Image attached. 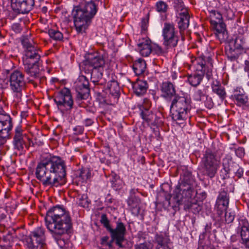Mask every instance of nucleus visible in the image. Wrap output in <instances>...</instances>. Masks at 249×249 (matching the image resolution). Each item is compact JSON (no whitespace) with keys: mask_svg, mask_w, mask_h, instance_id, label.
I'll return each mask as SVG.
<instances>
[{"mask_svg":"<svg viewBox=\"0 0 249 249\" xmlns=\"http://www.w3.org/2000/svg\"><path fill=\"white\" fill-rule=\"evenodd\" d=\"M204 174L210 178L214 177L219 168V161L216 155L211 150L206 151L202 159Z\"/></svg>","mask_w":249,"mask_h":249,"instance_id":"nucleus-8","label":"nucleus"},{"mask_svg":"<svg viewBox=\"0 0 249 249\" xmlns=\"http://www.w3.org/2000/svg\"><path fill=\"white\" fill-rule=\"evenodd\" d=\"M238 232L241 238V243L249 249V223L246 219L240 220Z\"/></svg>","mask_w":249,"mask_h":249,"instance_id":"nucleus-20","label":"nucleus"},{"mask_svg":"<svg viewBox=\"0 0 249 249\" xmlns=\"http://www.w3.org/2000/svg\"><path fill=\"white\" fill-rule=\"evenodd\" d=\"M232 96L235 100L236 104L239 106L246 105L249 102V99L242 89H235Z\"/></svg>","mask_w":249,"mask_h":249,"instance_id":"nucleus-29","label":"nucleus"},{"mask_svg":"<svg viewBox=\"0 0 249 249\" xmlns=\"http://www.w3.org/2000/svg\"><path fill=\"white\" fill-rule=\"evenodd\" d=\"M146 68V62L143 59L141 58H139L135 61L133 65L134 71L137 75H141L143 73Z\"/></svg>","mask_w":249,"mask_h":249,"instance_id":"nucleus-33","label":"nucleus"},{"mask_svg":"<svg viewBox=\"0 0 249 249\" xmlns=\"http://www.w3.org/2000/svg\"><path fill=\"white\" fill-rule=\"evenodd\" d=\"M12 124L11 118L7 114H0V137L5 138L8 137Z\"/></svg>","mask_w":249,"mask_h":249,"instance_id":"nucleus-19","label":"nucleus"},{"mask_svg":"<svg viewBox=\"0 0 249 249\" xmlns=\"http://www.w3.org/2000/svg\"><path fill=\"white\" fill-rule=\"evenodd\" d=\"M79 36L85 32L90 23L91 19L97 11V8L93 1L87 2L79 0Z\"/></svg>","mask_w":249,"mask_h":249,"instance_id":"nucleus-4","label":"nucleus"},{"mask_svg":"<svg viewBox=\"0 0 249 249\" xmlns=\"http://www.w3.org/2000/svg\"><path fill=\"white\" fill-rule=\"evenodd\" d=\"M88 197L86 195H83L80 199L79 206L84 208H87L89 206V203L87 199Z\"/></svg>","mask_w":249,"mask_h":249,"instance_id":"nucleus-45","label":"nucleus"},{"mask_svg":"<svg viewBox=\"0 0 249 249\" xmlns=\"http://www.w3.org/2000/svg\"><path fill=\"white\" fill-rule=\"evenodd\" d=\"M223 169L221 172L224 174L223 178L228 174L231 173L235 174L239 178H240L243 174V169L240 167L237 163L232 162L231 160L225 158L223 160Z\"/></svg>","mask_w":249,"mask_h":249,"instance_id":"nucleus-17","label":"nucleus"},{"mask_svg":"<svg viewBox=\"0 0 249 249\" xmlns=\"http://www.w3.org/2000/svg\"><path fill=\"white\" fill-rule=\"evenodd\" d=\"M211 25L214 31L215 36L220 41H224L228 39V32L226 29V25L223 22L211 23Z\"/></svg>","mask_w":249,"mask_h":249,"instance_id":"nucleus-25","label":"nucleus"},{"mask_svg":"<svg viewBox=\"0 0 249 249\" xmlns=\"http://www.w3.org/2000/svg\"><path fill=\"white\" fill-rule=\"evenodd\" d=\"M197 66L196 72L188 76V81L193 86L196 87L200 84L203 76L206 74L208 79L212 75L213 64L212 59L209 57L201 56L196 59Z\"/></svg>","mask_w":249,"mask_h":249,"instance_id":"nucleus-3","label":"nucleus"},{"mask_svg":"<svg viewBox=\"0 0 249 249\" xmlns=\"http://www.w3.org/2000/svg\"><path fill=\"white\" fill-rule=\"evenodd\" d=\"M229 203V196L227 193V189L226 188L221 189L217 198L215 209L217 214L221 216L228 208Z\"/></svg>","mask_w":249,"mask_h":249,"instance_id":"nucleus-18","label":"nucleus"},{"mask_svg":"<svg viewBox=\"0 0 249 249\" xmlns=\"http://www.w3.org/2000/svg\"><path fill=\"white\" fill-rule=\"evenodd\" d=\"M85 64L89 65L93 68H104L105 61L102 56L97 53H89L86 56Z\"/></svg>","mask_w":249,"mask_h":249,"instance_id":"nucleus-21","label":"nucleus"},{"mask_svg":"<svg viewBox=\"0 0 249 249\" xmlns=\"http://www.w3.org/2000/svg\"><path fill=\"white\" fill-rule=\"evenodd\" d=\"M78 132H79V133H82L83 132V130L81 128L79 129Z\"/></svg>","mask_w":249,"mask_h":249,"instance_id":"nucleus-61","label":"nucleus"},{"mask_svg":"<svg viewBox=\"0 0 249 249\" xmlns=\"http://www.w3.org/2000/svg\"><path fill=\"white\" fill-rule=\"evenodd\" d=\"M21 42L25 49V56L23 58V62L25 60L30 62H38L40 55L38 53V49L33 44V39L26 36L23 37Z\"/></svg>","mask_w":249,"mask_h":249,"instance_id":"nucleus-10","label":"nucleus"},{"mask_svg":"<svg viewBox=\"0 0 249 249\" xmlns=\"http://www.w3.org/2000/svg\"><path fill=\"white\" fill-rule=\"evenodd\" d=\"M155 240L157 243L156 249H170V239L165 234H157Z\"/></svg>","mask_w":249,"mask_h":249,"instance_id":"nucleus-28","label":"nucleus"},{"mask_svg":"<svg viewBox=\"0 0 249 249\" xmlns=\"http://www.w3.org/2000/svg\"><path fill=\"white\" fill-rule=\"evenodd\" d=\"M73 130H74V131H76V127H74V128H73Z\"/></svg>","mask_w":249,"mask_h":249,"instance_id":"nucleus-63","label":"nucleus"},{"mask_svg":"<svg viewBox=\"0 0 249 249\" xmlns=\"http://www.w3.org/2000/svg\"><path fill=\"white\" fill-rule=\"evenodd\" d=\"M48 34L51 38L56 41L62 40L63 38V34L56 30L49 29L48 30Z\"/></svg>","mask_w":249,"mask_h":249,"instance_id":"nucleus-41","label":"nucleus"},{"mask_svg":"<svg viewBox=\"0 0 249 249\" xmlns=\"http://www.w3.org/2000/svg\"><path fill=\"white\" fill-rule=\"evenodd\" d=\"M89 82L84 75L79 76V101L80 99H87L89 96ZM79 106L80 103H79Z\"/></svg>","mask_w":249,"mask_h":249,"instance_id":"nucleus-22","label":"nucleus"},{"mask_svg":"<svg viewBox=\"0 0 249 249\" xmlns=\"http://www.w3.org/2000/svg\"><path fill=\"white\" fill-rule=\"evenodd\" d=\"M54 101L59 108L65 107L71 109L73 105V100L69 89H62L54 98Z\"/></svg>","mask_w":249,"mask_h":249,"instance_id":"nucleus-15","label":"nucleus"},{"mask_svg":"<svg viewBox=\"0 0 249 249\" xmlns=\"http://www.w3.org/2000/svg\"><path fill=\"white\" fill-rule=\"evenodd\" d=\"M211 23L223 22L221 14L215 10H212L210 13Z\"/></svg>","mask_w":249,"mask_h":249,"instance_id":"nucleus-40","label":"nucleus"},{"mask_svg":"<svg viewBox=\"0 0 249 249\" xmlns=\"http://www.w3.org/2000/svg\"><path fill=\"white\" fill-rule=\"evenodd\" d=\"M92 124V121L90 119H87L86 120V124L87 126L90 125Z\"/></svg>","mask_w":249,"mask_h":249,"instance_id":"nucleus-57","label":"nucleus"},{"mask_svg":"<svg viewBox=\"0 0 249 249\" xmlns=\"http://www.w3.org/2000/svg\"><path fill=\"white\" fill-rule=\"evenodd\" d=\"M45 225L58 246L62 248L65 241L61 236L72 227L70 214L64 208L56 206L50 209L45 217Z\"/></svg>","mask_w":249,"mask_h":249,"instance_id":"nucleus-2","label":"nucleus"},{"mask_svg":"<svg viewBox=\"0 0 249 249\" xmlns=\"http://www.w3.org/2000/svg\"><path fill=\"white\" fill-rule=\"evenodd\" d=\"M213 103H210L208 105V107L209 108H211L213 107Z\"/></svg>","mask_w":249,"mask_h":249,"instance_id":"nucleus-60","label":"nucleus"},{"mask_svg":"<svg viewBox=\"0 0 249 249\" xmlns=\"http://www.w3.org/2000/svg\"><path fill=\"white\" fill-rule=\"evenodd\" d=\"M208 97L206 90L204 89H197L195 91L194 94V100L196 101H203Z\"/></svg>","mask_w":249,"mask_h":249,"instance_id":"nucleus-38","label":"nucleus"},{"mask_svg":"<svg viewBox=\"0 0 249 249\" xmlns=\"http://www.w3.org/2000/svg\"><path fill=\"white\" fill-rule=\"evenodd\" d=\"M212 91L216 94L220 99L223 101L227 96L225 88L221 84L219 81H213L211 85Z\"/></svg>","mask_w":249,"mask_h":249,"instance_id":"nucleus-30","label":"nucleus"},{"mask_svg":"<svg viewBox=\"0 0 249 249\" xmlns=\"http://www.w3.org/2000/svg\"><path fill=\"white\" fill-rule=\"evenodd\" d=\"M152 52L159 55L162 54L164 52L162 48L157 44H155L152 47Z\"/></svg>","mask_w":249,"mask_h":249,"instance_id":"nucleus-48","label":"nucleus"},{"mask_svg":"<svg viewBox=\"0 0 249 249\" xmlns=\"http://www.w3.org/2000/svg\"><path fill=\"white\" fill-rule=\"evenodd\" d=\"M8 82L14 102L19 103L21 101L23 91L26 86V80L24 73L18 70L13 71L9 75Z\"/></svg>","mask_w":249,"mask_h":249,"instance_id":"nucleus-5","label":"nucleus"},{"mask_svg":"<svg viewBox=\"0 0 249 249\" xmlns=\"http://www.w3.org/2000/svg\"><path fill=\"white\" fill-rule=\"evenodd\" d=\"M134 93L138 96L143 95L146 93L148 85L146 81L139 79L133 84Z\"/></svg>","mask_w":249,"mask_h":249,"instance_id":"nucleus-27","label":"nucleus"},{"mask_svg":"<svg viewBox=\"0 0 249 249\" xmlns=\"http://www.w3.org/2000/svg\"><path fill=\"white\" fill-rule=\"evenodd\" d=\"M127 203L134 215H138L140 213L141 200L139 197H129Z\"/></svg>","mask_w":249,"mask_h":249,"instance_id":"nucleus-31","label":"nucleus"},{"mask_svg":"<svg viewBox=\"0 0 249 249\" xmlns=\"http://www.w3.org/2000/svg\"><path fill=\"white\" fill-rule=\"evenodd\" d=\"M163 45L167 48L174 47L177 46L178 37L176 35L175 28L173 24L165 23L162 30Z\"/></svg>","mask_w":249,"mask_h":249,"instance_id":"nucleus-12","label":"nucleus"},{"mask_svg":"<svg viewBox=\"0 0 249 249\" xmlns=\"http://www.w3.org/2000/svg\"><path fill=\"white\" fill-rule=\"evenodd\" d=\"M108 239V237L107 236L103 237L102 238V243L104 244V243L107 242Z\"/></svg>","mask_w":249,"mask_h":249,"instance_id":"nucleus-58","label":"nucleus"},{"mask_svg":"<svg viewBox=\"0 0 249 249\" xmlns=\"http://www.w3.org/2000/svg\"><path fill=\"white\" fill-rule=\"evenodd\" d=\"M107 87L110 94L115 97L119 96L120 88L116 81H111L108 83Z\"/></svg>","mask_w":249,"mask_h":249,"instance_id":"nucleus-36","label":"nucleus"},{"mask_svg":"<svg viewBox=\"0 0 249 249\" xmlns=\"http://www.w3.org/2000/svg\"><path fill=\"white\" fill-rule=\"evenodd\" d=\"M232 249H237L236 248H233Z\"/></svg>","mask_w":249,"mask_h":249,"instance_id":"nucleus-64","label":"nucleus"},{"mask_svg":"<svg viewBox=\"0 0 249 249\" xmlns=\"http://www.w3.org/2000/svg\"><path fill=\"white\" fill-rule=\"evenodd\" d=\"M35 5V0H11V7L18 14L29 12Z\"/></svg>","mask_w":249,"mask_h":249,"instance_id":"nucleus-16","label":"nucleus"},{"mask_svg":"<svg viewBox=\"0 0 249 249\" xmlns=\"http://www.w3.org/2000/svg\"><path fill=\"white\" fill-rule=\"evenodd\" d=\"M174 8L178 14L177 17L179 18L178 27L181 32L187 28L189 25L190 16L188 10L182 0H175Z\"/></svg>","mask_w":249,"mask_h":249,"instance_id":"nucleus-9","label":"nucleus"},{"mask_svg":"<svg viewBox=\"0 0 249 249\" xmlns=\"http://www.w3.org/2000/svg\"><path fill=\"white\" fill-rule=\"evenodd\" d=\"M107 245L109 246V247H111V243H107Z\"/></svg>","mask_w":249,"mask_h":249,"instance_id":"nucleus-62","label":"nucleus"},{"mask_svg":"<svg viewBox=\"0 0 249 249\" xmlns=\"http://www.w3.org/2000/svg\"><path fill=\"white\" fill-rule=\"evenodd\" d=\"M35 175L45 186H57L66 176L64 160L58 156H51L38 163Z\"/></svg>","mask_w":249,"mask_h":249,"instance_id":"nucleus-1","label":"nucleus"},{"mask_svg":"<svg viewBox=\"0 0 249 249\" xmlns=\"http://www.w3.org/2000/svg\"><path fill=\"white\" fill-rule=\"evenodd\" d=\"M91 177V170L89 168H82L79 175V182L87 183Z\"/></svg>","mask_w":249,"mask_h":249,"instance_id":"nucleus-35","label":"nucleus"},{"mask_svg":"<svg viewBox=\"0 0 249 249\" xmlns=\"http://www.w3.org/2000/svg\"><path fill=\"white\" fill-rule=\"evenodd\" d=\"M223 213H225L226 222L227 223L232 222L234 219L235 215L234 213L231 210L228 209V208L226 211H223Z\"/></svg>","mask_w":249,"mask_h":249,"instance_id":"nucleus-44","label":"nucleus"},{"mask_svg":"<svg viewBox=\"0 0 249 249\" xmlns=\"http://www.w3.org/2000/svg\"><path fill=\"white\" fill-rule=\"evenodd\" d=\"M235 154L237 157L242 158L245 154V149L243 147H238L235 150Z\"/></svg>","mask_w":249,"mask_h":249,"instance_id":"nucleus-50","label":"nucleus"},{"mask_svg":"<svg viewBox=\"0 0 249 249\" xmlns=\"http://www.w3.org/2000/svg\"><path fill=\"white\" fill-rule=\"evenodd\" d=\"M229 8H231L228 4H225V5L222 7V10L224 14L228 10Z\"/></svg>","mask_w":249,"mask_h":249,"instance_id":"nucleus-55","label":"nucleus"},{"mask_svg":"<svg viewBox=\"0 0 249 249\" xmlns=\"http://www.w3.org/2000/svg\"><path fill=\"white\" fill-rule=\"evenodd\" d=\"M151 246L149 243H144L136 245L135 246V249H151Z\"/></svg>","mask_w":249,"mask_h":249,"instance_id":"nucleus-49","label":"nucleus"},{"mask_svg":"<svg viewBox=\"0 0 249 249\" xmlns=\"http://www.w3.org/2000/svg\"><path fill=\"white\" fill-rule=\"evenodd\" d=\"M197 249H214V248L209 240L200 239Z\"/></svg>","mask_w":249,"mask_h":249,"instance_id":"nucleus-42","label":"nucleus"},{"mask_svg":"<svg viewBox=\"0 0 249 249\" xmlns=\"http://www.w3.org/2000/svg\"><path fill=\"white\" fill-rule=\"evenodd\" d=\"M23 140L22 135H20L19 133L15 135L14 138V144L15 148L19 151L22 150L23 149Z\"/></svg>","mask_w":249,"mask_h":249,"instance_id":"nucleus-39","label":"nucleus"},{"mask_svg":"<svg viewBox=\"0 0 249 249\" xmlns=\"http://www.w3.org/2000/svg\"><path fill=\"white\" fill-rule=\"evenodd\" d=\"M244 43L243 39L240 36L230 42L226 47V54L230 60H235L239 57Z\"/></svg>","mask_w":249,"mask_h":249,"instance_id":"nucleus-14","label":"nucleus"},{"mask_svg":"<svg viewBox=\"0 0 249 249\" xmlns=\"http://www.w3.org/2000/svg\"><path fill=\"white\" fill-rule=\"evenodd\" d=\"M167 4L163 1H159L156 3V11L160 13H165L167 10Z\"/></svg>","mask_w":249,"mask_h":249,"instance_id":"nucleus-43","label":"nucleus"},{"mask_svg":"<svg viewBox=\"0 0 249 249\" xmlns=\"http://www.w3.org/2000/svg\"><path fill=\"white\" fill-rule=\"evenodd\" d=\"M138 192V191L137 189H132L130 191V196H129V197H138L137 196H135V194Z\"/></svg>","mask_w":249,"mask_h":249,"instance_id":"nucleus-54","label":"nucleus"},{"mask_svg":"<svg viewBox=\"0 0 249 249\" xmlns=\"http://www.w3.org/2000/svg\"><path fill=\"white\" fill-rule=\"evenodd\" d=\"M224 14L226 15L227 17L229 19H232L234 17V13L231 8H229L228 10Z\"/></svg>","mask_w":249,"mask_h":249,"instance_id":"nucleus-51","label":"nucleus"},{"mask_svg":"<svg viewBox=\"0 0 249 249\" xmlns=\"http://www.w3.org/2000/svg\"><path fill=\"white\" fill-rule=\"evenodd\" d=\"M189 209L195 214L198 213L201 210V207L197 203H192Z\"/></svg>","mask_w":249,"mask_h":249,"instance_id":"nucleus-46","label":"nucleus"},{"mask_svg":"<svg viewBox=\"0 0 249 249\" xmlns=\"http://www.w3.org/2000/svg\"><path fill=\"white\" fill-rule=\"evenodd\" d=\"M104 68H92L91 79L93 83H97L102 78Z\"/></svg>","mask_w":249,"mask_h":249,"instance_id":"nucleus-34","label":"nucleus"},{"mask_svg":"<svg viewBox=\"0 0 249 249\" xmlns=\"http://www.w3.org/2000/svg\"><path fill=\"white\" fill-rule=\"evenodd\" d=\"M194 184L191 173L185 171L183 174L182 181L177 188L181 194L182 197L189 198L192 196L195 191Z\"/></svg>","mask_w":249,"mask_h":249,"instance_id":"nucleus-11","label":"nucleus"},{"mask_svg":"<svg viewBox=\"0 0 249 249\" xmlns=\"http://www.w3.org/2000/svg\"><path fill=\"white\" fill-rule=\"evenodd\" d=\"M140 114L142 119L148 125H155L156 124L155 122L156 116L151 111L147 108H144L142 110Z\"/></svg>","mask_w":249,"mask_h":249,"instance_id":"nucleus-32","label":"nucleus"},{"mask_svg":"<svg viewBox=\"0 0 249 249\" xmlns=\"http://www.w3.org/2000/svg\"><path fill=\"white\" fill-rule=\"evenodd\" d=\"M45 244L44 229L41 227H37L30 234L28 247L30 249H37V248H43Z\"/></svg>","mask_w":249,"mask_h":249,"instance_id":"nucleus-13","label":"nucleus"},{"mask_svg":"<svg viewBox=\"0 0 249 249\" xmlns=\"http://www.w3.org/2000/svg\"><path fill=\"white\" fill-rule=\"evenodd\" d=\"M38 62L28 61V60L24 61L23 65L24 70L30 76L37 79L39 76V69L38 65Z\"/></svg>","mask_w":249,"mask_h":249,"instance_id":"nucleus-24","label":"nucleus"},{"mask_svg":"<svg viewBox=\"0 0 249 249\" xmlns=\"http://www.w3.org/2000/svg\"><path fill=\"white\" fill-rule=\"evenodd\" d=\"M69 21H72L76 31L78 32V6L73 5L71 14L69 16Z\"/></svg>","mask_w":249,"mask_h":249,"instance_id":"nucleus-37","label":"nucleus"},{"mask_svg":"<svg viewBox=\"0 0 249 249\" xmlns=\"http://www.w3.org/2000/svg\"><path fill=\"white\" fill-rule=\"evenodd\" d=\"M101 223L110 232L112 241H115L120 248H123L122 243L124 241V235L126 231L125 227L122 222H117L115 229H112L109 225V221L106 214L101 215Z\"/></svg>","mask_w":249,"mask_h":249,"instance_id":"nucleus-7","label":"nucleus"},{"mask_svg":"<svg viewBox=\"0 0 249 249\" xmlns=\"http://www.w3.org/2000/svg\"><path fill=\"white\" fill-rule=\"evenodd\" d=\"M244 70L249 74V57L245 61Z\"/></svg>","mask_w":249,"mask_h":249,"instance_id":"nucleus-53","label":"nucleus"},{"mask_svg":"<svg viewBox=\"0 0 249 249\" xmlns=\"http://www.w3.org/2000/svg\"><path fill=\"white\" fill-rule=\"evenodd\" d=\"M11 29L15 33L18 34L21 33L22 30V27L21 25L18 23H13L11 26Z\"/></svg>","mask_w":249,"mask_h":249,"instance_id":"nucleus-47","label":"nucleus"},{"mask_svg":"<svg viewBox=\"0 0 249 249\" xmlns=\"http://www.w3.org/2000/svg\"><path fill=\"white\" fill-rule=\"evenodd\" d=\"M110 177L112 178L110 181L112 185L114 184L115 182H116L119 178V177L114 173H112L110 175Z\"/></svg>","mask_w":249,"mask_h":249,"instance_id":"nucleus-52","label":"nucleus"},{"mask_svg":"<svg viewBox=\"0 0 249 249\" xmlns=\"http://www.w3.org/2000/svg\"><path fill=\"white\" fill-rule=\"evenodd\" d=\"M191 108V101L185 97L176 96L170 106L172 117L174 121L180 123L186 119Z\"/></svg>","mask_w":249,"mask_h":249,"instance_id":"nucleus-6","label":"nucleus"},{"mask_svg":"<svg viewBox=\"0 0 249 249\" xmlns=\"http://www.w3.org/2000/svg\"><path fill=\"white\" fill-rule=\"evenodd\" d=\"M137 50L142 56H148L152 52L150 41L148 39H142L138 44Z\"/></svg>","mask_w":249,"mask_h":249,"instance_id":"nucleus-26","label":"nucleus"},{"mask_svg":"<svg viewBox=\"0 0 249 249\" xmlns=\"http://www.w3.org/2000/svg\"><path fill=\"white\" fill-rule=\"evenodd\" d=\"M21 131L22 130L20 127H17L15 130V135H17V133H19L20 135H22Z\"/></svg>","mask_w":249,"mask_h":249,"instance_id":"nucleus-56","label":"nucleus"},{"mask_svg":"<svg viewBox=\"0 0 249 249\" xmlns=\"http://www.w3.org/2000/svg\"><path fill=\"white\" fill-rule=\"evenodd\" d=\"M42 11L43 12L45 13L47 11V8L46 7L44 6L42 8Z\"/></svg>","mask_w":249,"mask_h":249,"instance_id":"nucleus-59","label":"nucleus"},{"mask_svg":"<svg viewBox=\"0 0 249 249\" xmlns=\"http://www.w3.org/2000/svg\"><path fill=\"white\" fill-rule=\"evenodd\" d=\"M160 88L161 96L166 99L171 100L173 97L174 98L176 96H178L176 94L175 86L170 82H163Z\"/></svg>","mask_w":249,"mask_h":249,"instance_id":"nucleus-23","label":"nucleus"}]
</instances>
